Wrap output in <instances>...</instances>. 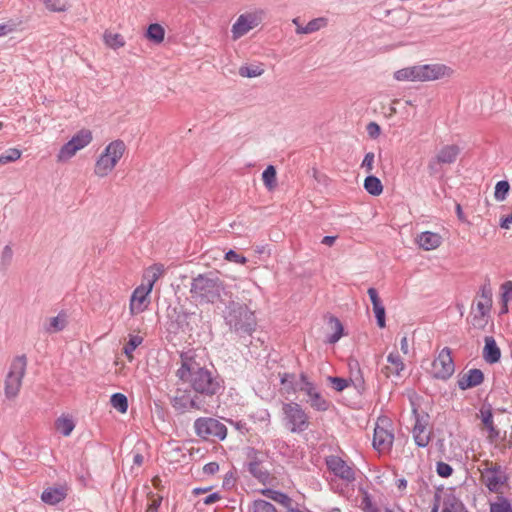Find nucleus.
<instances>
[{
    "mask_svg": "<svg viewBox=\"0 0 512 512\" xmlns=\"http://www.w3.org/2000/svg\"><path fill=\"white\" fill-rule=\"evenodd\" d=\"M484 382V373L478 368H472L459 377L457 386L460 390H468Z\"/></svg>",
    "mask_w": 512,
    "mask_h": 512,
    "instance_id": "a211bd4d",
    "label": "nucleus"
},
{
    "mask_svg": "<svg viewBox=\"0 0 512 512\" xmlns=\"http://www.w3.org/2000/svg\"><path fill=\"white\" fill-rule=\"evenodd\" d=\"M394 434L379 425H376L373 435V447L377 451L390 450L393 445Z\"/></svg>",
    "mask_w": 512,
    "mask_h": 512,
    "instance_id": "6ab92c4d",
    "label": "nucleus"
},
{
    "mask_svg": "<svg viewBox=\"0 0 512 512\" xmlns=\"http://www.w3.org/2000/svg\"><path fill=\"white\" fill-rule=\"evenodd\" d=\"M280 383L285 387L288 393H296L298 390H294L296 385H299L300 378L297 380L295 373L281 372L278 371Z\"/></svg>",
    "mask_w": 512,
    "mask_h": 512,
    "instance_id": "c756f323",
    "label": "nucleus"
},
{
    "mask_svg": "<svg viewBox=\"0 0 512 512\" xmlns=\"http://www.w3.org/2000/svg\"><path fill=\"white\" fill-rule=\"evenodd\" d=\"M153 282H151L148 288L143 286L138 287L134 290L131 296L130 310L132 313L141 312L144 310L143 304L152 290Z\"/></svg>",
    "mask_w": 512,
    "mask_h": 512,
    "instance_id": "412c9836",
    "label": "nucleus"
},
{
    "mask_svg": "<svg viewBox=\"0 0 512 512\" xmlns=\"http://www.w3.org/2000/svg\"><path fill=\"white\" fill-rule=\"evenodd\" d=\"M482 342H484L482 352H500L493 336L482 335Z\"/></svg>",
    "mask_w": 512,
    "mask_h": 512,
    "instance_id": "603ef678",
    "label": "nucleus"
},
{
    "mask_svg": "<svg viewBox=\"0 0 512 512\" xmlns=\"http://www.w3.org/2000/svg\"><path fill=\"white\" fill-rule=\"evenodd\" d=\"M56 429L65 437L70 436L75 428V423L71 418L61 416L55 421Z\"/></svg>",
    "mask_w": 512,
    "mask_h": 512,
    "instance_id": "473e14b6",
    "label": "nucleus"
},
{
    "mask_svg": "<svg viewBox=\"0 0 512 512\" xmlns=\"http://www.w3.org/2000/svg\"><path fill=\"white\" fill-rule=\"evenodd\" d=\"M481 420L489 433V437L494 440L499 437V431L496 429L493 422V412L490 404H484L480 409Z\"/></svg>",
    "mask_w": 512,
    "mask_h": 512,
    "instance_id": "4be33fe9",
    "label": "nucleus"
},
{
    "mask_svg": "<svg viewBox=\"0 0 512 512\" xmlns=\"http://www.w3.org/2000/svg\"><path fill=\"white\" fill-rule=\"evenodd\" d=\"M364 189L372 196H379L383 192V185L378 177L368 175L364 180Z\"/></svg>",
    "mask_w": 512,
    "mask_h": 512,
    "instance_id": "c85d7f7f",
    "label": "nucleus"
},
{
    "mask_svg": "<svg viewBox=\"0 0 512 512\" xmlns=\"http://www.w3.org/2000/svg\"><path fill=\"white\" fill-rule=\"evenodd\" d=\"M252 512H277V510L269 501L256 499L252 504Z\"/></svg>",
    "mask_w": 512,
    "mask_h": 512,
    "instance_id": "c03bdc74",
    "label": "nucleus"
},
{
    "mask_svg": "<svg viewBox=\"0 0 512 512\" xmlns=\"http://www.w3.org/2000/svg\"><path fill=\"white\" fill-rule=\"evenodd\" d=\"M142 342L143 337L139 335H129V340L124 345L121 352H133Z\"/></svg>",
    "mask_w": 512,
    "mask_h": 512,
    "instance_id": "3c124183",
    "label": "nucleus"
},
{
    "mask_svg": "<svg viewBox=\"0 0 512 512\" xmlns=\"http://www.w3.org/2000/svg\"><path fill=\"white\" fill-rule=\"evenodd\" d=\"M441 242V236L430 231L422 232L417 238L419 246L427 251L438 248L441 245Z\"/></svg>",
    "mask_w": 512,
    "mask_h": 512,
    "instance_id": "5701e85b",
    "label": "nucleus"
},
{
    "mask_svg": "<svg viewBox=\"0 0 512 512\" xmlns=\"http://www.w3.org/2000/svg\"><path fill=\"white\" fill-rule=\"evenodd\" d=\"M326 465L335 476L347 482L355 480L354 470L341 457L334 455L327 457Z\"/></svg>",
    "mask_w": 512,
    "mask_h": 512,
    "instance_id": "ddd939ff",
    "label": "nucleus"
},
{
    "mask_svg": "<svg viewBox=\"0 0 512 512\" xmlns=\"http://www.w3.org/2000/svg\"><path fill=\"white\" fill-rule=\"evenodd\" d=\"M377 325L384 328L386 325V312L383 304L373 307Z\"/></svg>",
    "mask_w": 512,
    "mask_h": 512,
    "instance_id": "5fc2aeb1",
    "label": "nucleus"
},
{
    "mask_svg": "<svg viewBox=\"0 0 512 512\" xmlns=\"http://www.w3.org/2000/svg\"><path fill=\"white\" fill-rule=\"evenodd\" d=\"M65 327V320L61 318L60 316L52 317L49 322V326L47 327V330L50 332H58L64 329Z\"/></svg>",
    "mask_w": 512,
    "mask_h": 512,
    "instance_id": "4d7b16f0",
    "label": "nucleus"
},
{
    "mask_svg": "<svg viewBox=\"0 0 512 512\" xmlns=\"http://www.w3.org/2000/svg\"><path fill=\"white\" fill-rule=\"evenodd\" d=\"M294 390L304 392L309 397L311 407L316 411L325 412L329 409L330 402L317 391L315 384L309 381L305 373L300 374V383Z\"/></svg>",
    "mask_w": 512,
    "mask_h": 512,
    "instance_id": "9b49d317",
    "label": "nucleus"
},
{
    "mask_svg": "<svg viewBox=\"0 0 512 512\" xmlns=\"http://www.w3.org/2000/svg\"><path fill=\"white\" fill-rule=\"evenodd\" d=\"M182 359L181 367L177 370V376L182 381L190 382L192 389L196 394L212 398L220 395L224 389L217 377L204 367L192 361L188 354H180Z\"/></svg>",
    "mask_w": 512,
    "mask_h": 512,
    "instance_id": "f257e3e1",
    "label": "nucleus"
},
{
    "mask_svg": "<svg viewBox=\"0 0 512 512\" xmlns=\"http://www.w3.org/2000/svg\"><path fill=\"white\" fill-rule=\"evenodd\" d=\"M328 382L331 384L332 388L337 392H342L347 387L350 386V382H352L351 378H343L338 376H328Z\"/></svg>",
    "mask_w": 512,
    "mask_h": 512,
    "instance_id": "ea45409f",
    "label": "nucleus"
},
{
    "mask_svg": "<svg viewBox=\"0 0 512 512\" xmlns=\"http://www.w3.org/2000/svg\"><path fill=\"white\" fill-rule=\"evenodd\" d=\"M501 298L502 302L504 303L505 311H508L507 303L509 301H512V281H506L501 285Z\"/></svg>",
    "mask_w": 512,
    "mask_h": 512,
    "instance_id": "8fccbe9b",
    "label": "nucleus"
},
{
    "mask_svg": "<svg viewBox=\"0 0 512 512\" xmlns=\"http://www.w3.org/2000/svg\"><path fill=\"white\" fill-rule=\"evenodd\" d=\"M489 512H512V503L507 497L499 495L495 502L490 503Z\"/></svg>",
    "mask_w": 512,
    "mask_h": 512,
    "instance_id": "72a5a7b5",
    "label": "nucleus"
},
{
    "mask_svg": "<svg viewBox=\"0 0 512 512\" xmlns=\"http://www.w3.org/2000/svg\"><path fill=\"white\" fill-rule=\"evenodd\" d=\"M328 325L333 331L330 335L327 336L326 342L328 343H336L340 337L343 335V325L337 317L329 316Z\"/></svg>",
    "mask_w": 512,
    "mask_h": 512,
    "instance_id": "bb28decb",
    "label": "nucleus"
},
{
    "mask_svg": "<svg viewBox=\"0 0 512 512\" xmlns=\"http://www.w3.org/2000/svg\"><path fill=\"white\" fill-rule=\"evenodd\" d=\"M126 146L122 140L109 143L95 163L94 173L99 177L107 176L122 158Z\"/></svg>",
    "mask_w": 512,
    "mask_h": 512,
    "instance_id": "39448f33",
    "label": "nucleus"
},
{
    "mask_svg": "<svg viewBox=\"0 0 512 512\" xmlns=\"http://www.w3.org/2000/svg\"><path fill=\"white\" fill-rule=\"evenodd\" d=\"M188 394H183L181 396H176L172 400L173 408L179 413H184L188 411Z\"/></svg>",
    "mask_w": 512,
    "mask_h": 512,
    "instance_id": "09e8293b",
    "label": "nucleus"
},
{
    "mask_svg": "<svg viewBox=\"0 0 512 512\" xmlns=\"http://www.w3.org/2000/svg\"><path fill=\"white\" fill-rule=\"evenodd\" d=\"M79 150L70 142L65 143L57 154L58 162H65L71 159Z\"/></svg>",
    "mask_w": 512,
    "mask_h": 512,
    "instance_id": "4c0bfd02",
    "label": "nucleus"
},
{
    "mask_svg": "<svg viewBox=\"0 0 512 512\" xmlns=\"http://www.w3.org/2000/svg\"><path fill=\"white\" fill-rule=\"evenodd\" d=\"M243 453L247 459V462L244 464L247 471L260 483L266 484L270 479V473L261 466L264 462L262 451L247 446L243 449Z\"/></svg>",
    "mask_w": 512,
    "mask_h": 512,
    "instance_id": "9d476101",
    "label": "nucleus"
},
{
    "mask_svg": "<svg viewBox=\"0 0 512 512\" xmlns=\"http://www.w3.org/2000/svg\"><path fill=\"white\" fill-rule=\"evenodd\" d=\"M12 257H13V251H12L11 246L6 245L3 248L2 255H1V262H0L1 266L4 268L9 266L12 261Z\"/></svg>",
    "mask_w": 512,
    "mask_h": 512,
    "instance_id": "bf43d9fd",
    "label": "nucleus"
},
{
    "mask_svg": "<svg viewBox=\"0 0 512 512\" xmlns=\"http://www.w3.org/2000/svg\"><path fill=\"white\" fill-rule=\"evenodd\" d=\"M509 190L510 184L508 181L501 180L497 182L494 191V198L499 202L504 201L508 195Z\"/></svg>",
    "mask_w": 512,
    "mask_h": 512,
    "instance_id": "79ce46f5",
    "label": "nucleus"
},
{
    "mask_svg": "<svg viewBox=\"0 0 512 512\" xmlns=\"http://www.w3.org/2000/svg\"><path fill=\"white\" fill-rule=\"evenodd\" d=\"M190 293L191 297L200 304L223 302L222 296L231 298V293L226 291L224 282L215 272L198 274L194 277Z\"/></svg>",
    "mask_w": 512,
    "mask_h": 512,
    "instance_id": "f03ea898",
    "label": "nucleus"
},
{
    "mask_svg": "<svg viewBox=\"0 0 512 512\" xmlns=\"http://www.w3.org/2000/svg\"><path fill=\"white\" fill-rule=\"evenodd\" d=\"M442 512H469L463 501L455 494L454 487L443 493Z\"/></svg>",
    "mask_w": 512,
    "mask_h": 512,
    "instance_id": "dca6fc26",
    "label": "nucleus"
},
{
    "mask_svg": "<svg viewBox=\"0 0 512 512\" xmlns=\"http://www.w3.org/2000/svg\"><path fill=\"white\" fill-rule=\"evenodd\" d=\"M203 396L200 394L195 395L194 397H190L188 395V410L190 409H197V410H204L207 411L206 408H204V402L202 400Z\"/></svg>",
    "mask_w": 512,
    "mask_h": 512,
    "instance_id": "6e6d98bb",
    "label": "nucleus"
},
{
    "mask_svg": "<svg viewBox=\"0 0 512 512\" xmlns=\"http://www.w3.org/2000/svg\"><path fill=\"white\" fill-rule=\"evenodd\" d=\"M413 415L415 417V424L413 426V429H412V434H417V433H424L426 431V427H427V419L429 416L428 414L426 415H420L417 411V409H413Z\"/></svg>",
    "mask_w": 512,
    "mask_h": 512,
    "instance_id": "58836bf2",
    "label": "nucleus"
},
{
    "mask_svg": "<svg viewBox=\"0 0 512 512\" xmlns=\"http://www.w3.org/2000/svg\"><path fill=\"white\" fill-rule=\"evenodd\" d=\"M103 39L105 44L112 49H118L125 45V40L119 33H111L106 31L103 35Z\"/></svg>",
    "mask_w": 512,
    "mask_h": 512,
    "instance_id": "f704fd0d",
    "label": "nucleus"
},
{
    "mask_svg": "<svg viewBox=\"0 0 512 512\" xmlns=\"http://www.w3.org/2000/svg\"><path fill=\"white\" fill-rule=\"evenodd\" d=\"M474 305L476 308L475 310L473 309L471 323L474 327L482 328L487 322L485 317L490 313L492 302L477 297L473 303Z\"/></svg>",
    "mask_w": 512,
    "mask_h": 512,
    "instance_id": "f3484780",
    "label": "nucleus"
},
{
    "mask_svg": "<svg viewBox=\"0 0 512 512\" xmlns=\"http://www.w3.org/2000/svg\"><path fill=\"white\" fill-rule=\"evenodd\" d=\"M110 403L120 413H126L128 410V399L122 393H114L111 395Z\"/></svg>",
    "mask_w": 512,
    "mask_h": 512,
    "instance_id": "e433bc0d",
    "label": "nucleus"
},
{
    "mask_svg": "<svg viewBox=\"0 0 512 512\" xmlns=\"http://www.w3.org/2000/svg\"><path fill=\"white\" fill-rule=\"evenodd\" d=\"M366 131L372 139H376L381 133V128L376 122H370L366 127Z\"/></svg>",
    "mask_w": 512,
    "mask_h": 512,
    "instance_id": "e2e57ef3",
    "label": "nucleus"
},
{
    "mask_svg": "<svg viewBox=\"0 0 512 512\" xmlns=\"http://www.w3.org/2000/svg\"><path fill=\"white\" fill-rule=\"evenodd\" d=\"M442 490H443L442 487L437 488V490L434 494V497H433V504H432L430 512H439L441 499H442V496H441Z\"/></svg>",
    "mask_w": 512,
    "mask_h": 512,
    "instance_id": "0e129e2a",
    "label": "nucleus"
},
{
    "mask_svg": "<svg viewBox=\"0 0 512 512\" xmlns=\"http://www.w3.org/2000/svg\"><path fill=\"white\" fill-rule=\"evenodd\" d=\"M67 496L66 486L48 487L41 494V500L48 505H56Z\"/></svg>",
    "mask_w": 512,
    "mask_h": 512,
    "instance_id": "aec40b11",
    "label": "nucleus"
},
{
    "mask_svg": "<svg viewBox=\"0 0 512 512\" xmlns=\"http://www.w3.org/2000/svg\"><path fill=\"white\" fill-rule=\"evenodd\" d=\"M169 318V330L177 332L181 330L183 332L191 331L193 325L197 323L199 315L195 312H188L183 306L169 307L167 310Z\"/></svg>",
    "mask_w": 512,
    "mask_h": 512,
    "instance_id": "6e6552de",
    "label": "nucleus"
},
{
    "mask_svg": "<svg viewBox=\"0 0 512 512\" xmlns=\"http://www.w3.org/2000/svg\"><path fill=\"white\" fill-rule=\"evenodd\" d=\"M164 36H165V30L160 24L153 23L148 26L147 31H146V37L150 41L157 43V44L161 43L164 40Z\"/></svg>",
    "mask_w": 512,
    "mask_h": 512,
    "instance_id": "2f4dec72",
    "label": "nucleus"
},
{
    "mask_svg": "<svg viewBox=\"0 0 512 512\" xmlns=\"http://www.w3.org/2000/svg\"><path fill=\"white\" fill-rule=\"evenodd\" d=\"M440 165L441 163L437 161L436 158H432L428 163V171L431 176L437 175L440 173Z\"/></svg>",
    "mask_w": 512,
    "mask_h": 512,
    "instance_id": "774afa93",
    "label": "nucleus"
},
{
    "mask_svg": "<svg viewBox=\"0 0 512 512\" xmlns=\"http://www.w3.org/2000/svg\"><path fill=\"white\" fill-rule=\"evenodd\" d=\"M259 24V18L256 14H241L232 26V37L237 40L247 34L251 29Z\"/></svg>",
    "mask_w": 512,
    "mask_h": 512,
    "instance_id": "4468645a",
    "label": "nucleus"
},
{
    "mask_svg": "<svg viewBox=\"0 0 512 512\" xmlns=\"http://www.w3.org/2000/svg\"><path fill=\"white\" fill-rule=\"evenodd\" d=\"M45 7L52 12H64L67 10L65 0H44Z\"/></svg>",
    "mask_w": 512,
    "mask_h": 512,
    "instance_id": "de8ad7c7",
    "label": "nucleus"
},
{
    "mask_svg": "<svg viewBox=\"0 0 512 512\" xmlns=\"http://www.w3.org/2000/svg\"><path fill=\"white\" fill-rule=\"evenodd\" d=\"M276 175H277V172L273 165L267 166L266 169L262 173L263 183L269 190L274 189L277 185Z\"/></svg>",
    "mask_w": 512,
    "mask_h": 512,
    "instance_id": "c9c22d12",
    "label": "nucleus"
},
{
    "mask_svg": "<svg viewBox=\"0 0 512 512\" xmlns=\"http://www.w3.org/2000/svg\"><path fill=\"white\" fill-rule=\"evenodd\" d=\"M197 436L204 440L217 438L223 441L227 436V427L219 420L211 417H200L194 422Z\"/></svg>",
    "mask_w": 512,
    "mask_h": 512,
    "instance_id": "1a4fd4ad",
    "label": "nucleus"
},
{
    "mask_svg": "<svg viewBox=\"0 0 512 512\" xmlns=\"http://www.w3.org/2000/svg\"><path fill=\"white\" fill-rule=\"evenodd\" d=\"M353 385L357 392L361 395L365 391V380L362 375L356 377L355 380L350 382V385Z\"/></svg>",
    "mask_w": 512,
    "mask_h": 512,
    "instance_id": "338daca9",
    "label": "nucleus"
},
{
    "mask_svg": "<svg viewBox=\"0 0 512 512\" xmlns=\"http://www.w3.org/2000/svg\"><path fill=\"white\" fill-rule=\"evenodd\" d=\"M455 371L454 360L452 354H438L433 360L431 367V375L438 380H448Z\"/></svg>",
    "mask_w": 512,
    "mask_h": 512,
    "instance_id": "f8f14e48",
    "label": "nucleus"
},
{
    "mask_svg": "<svg viewBox=\"0 0 512 512\" xmlns=\"http://www.w3.org/2000/svg\"><path fill=\"white\" fill-rule=\"evenodd\" d=\"M264 69L258 65H244L239 68V75L246 78L261 76Z\"/></svg>",
    "mask_w": 512,
    "mask_h": 512,
    "instance_id": "a19ab883",
    "label": "nucleus"
},
{
    "mask_svg": "<svg viewBox=\"0 0 512 512\" xmlns=\"http://www.w3.org/2000/svg\"><path fill=\"white\" fill-rule=\"evenodd\" d=\"M481 344H482V335L477 334V335H472L471 338L465 342V344L460 345L458 348L459 349L463 348L466 351L478 352L481 348Z\"/></svg>",
    "mask_w": 512,
    "mask_h": 512,
    "instance_id": "37998d69",
    "label": "nucleus"
},
{
    "mask_svg": "<svg viewBox=\"0 0 512 512\" xmlns=\"http://www.w3.org/2000/svg\"><path fill=\"white\" fill-rule=\"evenodd\" d=\"M374 158H375L374 153L368 152V153H366V155L362 161L361 167L366 168V171L368 173H370L373 170Z\"/></svg>",
    "mask_w": 512,
    "mask_h": 512,
    "instance_id": "680f3d73",
    "label": "nucleus"
},
{
    "mask_svg": "<svg viewBox=\"0 0 512 512\" xmlns=\"http://www.w3.org/2000/svg\"><path fill=\"white\" fill-rule=\"evenodd\" d=\"M284 361V358L281 357V354L279 353H276V354H268V360L266 362L267 364V367L269 369H273V365L275 363H280V366L283 367L284 365L282 364V362Z\"/></svg>",
    "mask_w": 512,
    "mask_h": 512,
    "instance_id": "69168bd1",
    "label": "nucleus"
},
{
    "mask_svg": "<svg viewBox=\"0 0 512 512\" xmlns=\"http://www.w3.org/2000/svg\"><path fill=\"white\" fill-rule=\"evenodd\" d=\"M328 25V19L325 17H318L310 20L306 26L296 29L297 34H311Z\"/></svg>",
    "mask_w": 512,
    "mask_h": 512,
    "instance_id": "a878e982",
    "label": "nucleus"
},
{
    "mask_svg": "<svg viewBox=\"0 0 512 512\" xmlns=\"http://www.w3.org/2000/svg\"><path fill=\"white\" fill-rule=\"evenodd\" d=\"M387 362L390 364L386 366L387 372L400 376L401 371L405 367L401 354H388Z\"/></svg>",
    "mask_w": 512,
    "mask_h": 512,
    "instance_id": "7c9ffc66",
    "label": "nucleus"
},
{
    "mask_svg": "<svg viewBox=\"0 0 512 512\" xmlns=\"http://www.w3.org/2000/svg\"><path fill=\"white\" fill-rule=\"evenodd\" d=\"M22 152L17 148H9L5 153L0 155V164L14 162L21 157Z\"/></svg>",
    "mask_w": 512,
    "mask_h": 512,
    "instance_id": "49530a36",
    "label": "nucleus"
},
{
    "mask_svg": "<svg viewBox=\"0 0 512 512\" xmlns=\"http://www.w3.org/2000/svg\"><path fill=\"white\" fill-rule=\"evenodd\" d=\"M459 153L460 149L457 145H446L440 149L435 158L441 164H452L456 161Z\"/></svg>",
    "mask_w": 512,
    "mask_h": 512,
    "instance_id": "b1692460",
    "label": "nucleus"
},
{
    "mask_svg": "<svg viewBox=\"0 0 512 512\" xmlns=\"http://www.w3.org/2000/svg\"><path fill=\"white\" fill-rule=\"evenodd\" d=\"M413 438H414V441H415V444L420 447V448H425L428 446L430 440H431V435L430 433H417V434H413Z\"/></svg>",
    "mask_w": 512,
    "mask_h": 512,
    "instance_id": "13d9d810",
    "label": "nucleus"
},
{
    "mask_svg": "<svg viewBox=\"0 0 512 512\" xmlns=\"http://www.w3.org/2000/svg\"><path fill=\"white\" fill-rule=\"evenodd\" d=\"M261 493L268 499H271L281 505H283L286 509L292 505V499L284 492L275 490L272 488H265L261 491Z\"/></svg>",
    "mask_w": 512,
    "mask_h": 512,
    "instance_id": "393cba45",
    "label": "nucleus"
},
{
    "mask_svg": "<svg viewBox=\"0 0 512 512\" xmlns=\"http://www.w3.org/2000/svg\"><path fill=\"white\" fill-rule=\"evenodd\" d=\"M27 359L25 354L18 355L10 365L5 379V396L8 399L15 398L20 390L22 378L25 374Z\"/></svg>",
    "mask_w": 512,
    "mask_h": 512,
    "instance_id": "0eeeda50",
    "label": "nucleus"
},
{
    "mask_svg": "<svg viewBox=\"0 0 512 512\" xmlns=\"http://www.w3.org/2000/svg\"><path fill=\"white\" fill-rule=\"evenodd\" d=\"M485 485L490 492L498 493L502 485L508 481V476L500 465L486 469Z\"/></svg>",
    "mask_w": 512,
    "mask_h": 512,
    "instance_id": "2eb2a0df",
    "label": "nucleus"
},
{
    "mask_svg": "<svg viewBox=\"0 0 512 512\" xmlns=\"http://www.w3.org/2000/svg\"><path fill=\"white\" fill-rule=\"evenodd\" d=\"M224 316L226 323L235 331L250 333L255 326L254 313L247 305L229 300Z\"/></svg>",
    "mask_w": 512,
    "mask_h": 512,
    "instance_id": "20e7f679",
    "label": "nucleus"
},
{
    "mask_svg": "<svg viewBox=\"0 0 512 512\" xmlns=\"http://www.w3.org/2000/svg\"><path fill=\"white\" fill-rule=\"evenodd\" d=\"M360 508L363 512H381L380 509L373 503L372 496L364 491Z\"/></svg>",
    "mask_w": 512,
    "mask_h": 512,
    "instance_id": "a18cd8bd",
    "label": "nucleus"
},
{
    "mask_svg": "<svg viewBox=\"0 0 512 512\" xmlns=\"http://www.w3.org/2000/svg\"><path fill=\"white\" fill-rule=\"evenodd\" d=\"M285 427L292 433H302L309 427V418L302 406L296 402L283 403Z\"/></svg>",
    "mask_w": 512,
    "mask_h": 512,
    "instance_id": "423d86ee",
    "label": "nucleus"
},
{
    "mask_svg": "<svg viewBox=\"0 0 512 512\" xmlns=\"http://www.w3.org/2000/svg\"><path fill=\"white\" fill-rule=\"evenodd\" d=\"M453 471V467L448 463H445L443 461H439L436 463V473L438 476L442 478L450 477L453 474Z\"/></svg>",
    "mask_w": 512,
    "mask_h": 512,
    "instance_id": "864d4df0",
    "label": "nucleus"
},
{
    "mask_svg": "<svg viewBox=\"0 0 512 512\" xmlns=\"http://www.w3.org/2000/svg\"><path fill=\"white\" fill-rule=\"evenodd\" d=\"M452 74L453 70L444 64H424L400 69L394 73V78L398 81L427 82Z\"/></svg>",
    "mask_w": 512,
    "mask_h": 512,
    "instance_id": "7ed1b4c3",
    "label": "nucleus"
},
{
    "mask_svg": "<svg viewBox=\"0 0 512 512\" xmlns=\"http://www.w3.org/2000/svg\"><path fill=\"white\" fill-rule=\"evenodd\" d=\"M225 259L239 264H245L247 262L246 257L236 253L234 250H229L225 254Z\"/></svg>",
    "mask_w": 512,
    "mask_h": 512,
    "instance_id": "052dcab7",
    "label": "nucleus"
},
{
    "mask_svg": "<svg viewBox=\"0 0 512 512\" xmlns=\"http://www.w3.org/2000/svg\"><path fill=\"white\" fill-rule=\"evenodd\" d=\"M92 139V132L90 130L81 129L70 139V142L76 147V149L81 150L89 145Z\"/></svg>",
    "mask_w": 512,
    "mask_h": 512,
    "instance_id": "cd10ccee",
    "label": "nucleus"
}]
</instances>
